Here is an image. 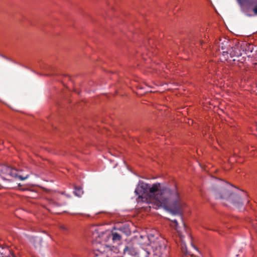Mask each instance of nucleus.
<instances>
[{"instance_id": "obj_12", "label": "nucleus", "mask_w": 257, "mask_h": 257, "mask_svg": "<svg viewBox=\"0 0 257 257\" xmlns=\"http://www.w3.org/2000/svg\"><path fill=\"white\" fill-rule=\"evenodd\" d=\"M228 41H225L224 43H222L221 44V49L223 50V51H225V45H227Z\"/></svg>"}, {"instance_id": "obj_17", "label": "nucleus", "mask_w": 257, "mask_h": 257, "mask_svg": "<svg viewBox=\"0 0 257 257\" xmlns=\"http://www.w3.org/2000/svg\"><path fill=\"white\" fill-rule=\"evenodd\" d=\"M149 252L147 251V252H146V257H148V255H149Z\"/></svg>"}, {"instance_id": "obj_19", "label": "nucleus", "mask_w": 257, "mask_h": 257, "mask_svg": "<svg viewBox=\"0 0 257 257\" xmlns=\"http://www.w3.org/2000/svg\"><path fill=\"white\" fill-rule=\"evenodd\" d=\"M192 247H193L195 250H196V247H195V246H194L193 245H192Z\"/></svg>"}, {"instance_id": "obj_6", "label": "nucleus", "mask_w": 257, "mask_h": 257, "mask_svg": "<svg viewBox=\"0 0 257 257\" xmlns=\"http://www.w3.org/2000/svg\"><path fill=\"white\" fill-rule=\"evenodd\" d=\"M109 246L105 245H101L100 248L97 249L96 251L98 253H95L96 257H107L106 254L103 253L105 252L106 250H109Z\"/></svg>"}, {"instance_id": "obj_9", "label": "nucleus", "mask_w": 257, "mask_h": 257, "mask_svg": "<svg viewBox=\"0 0 257 257\" xmlns=\"http://www.w3.org/2000/svg\"><path fill=\"white\" fill-rule=\"evenodd\" d=\"M116 229L121 235L124 234L126 236H128L131 234V231L129 227L125 225H122L119 228H116Z\"/></svg>"}, {"instance_id": "obj_13", "label": "nucleus", "mask_w": 257, "mask_h": 257, "mask_svg": "<svg viewBox=\"0 0 257 257\" xmlns=\"http://www.w3.org/2000/svg\"><path fill=\"white\" fill-rule=\"evenodd\" d=\"M173 223H174V226H175V228L176 229H177V227L178 225V222H177V220L176 219H172V220H170Z\"/></svg>"}, {"instance_id": "obj_3", "label": "nucleus", "mask_w": 257, "mask_h": 257, "mask_svg": "<svg viewBox=\"0 0 257 257\" xmlns=\"http://www.w3.org/2000/svg\"><path fill=\"white\" fill-rule=\"evenodd\" d=\"M2 174L7 176H10L16 180L24 181L29 177V174H24L21 170H18L8 166H3L0 169Z\"/></svg>"}, {"instance_id": "obj_2", "label": "nucleus", "mask_w": 257, "mask_h": 257, "mask_svg": "<svg viewBox=\"0 0 257 257\" xmlns=\"http://www.w3.org/2000/svg\"><path fill=\"white\" fill-rule=\"evenodd\" d=\"M231 188L230 185L227 183H223L222 185H217V187L214 190L215 198L226 200L232 203L235 207L239 208L242 206V199L244 197H247V194L242 190H239L238 192H234L231 190Z\"/></svg>"}, {"instance_id": "obj_11", "label": "nucleus", "mask_w": 257, "mask_h": 257, "mask_svg": "<svg viewBox=\"0 0 257 257\" xmlns=\"http://www.w3.org/2000/svg\"><path fill=\"white\" fill-rule=\"evenodd\" d=\"M74 194L80 197L81 196V195L83 194V191L82 188L80 187H75V190L74 191Z\"/></svg>"}, {"instance_id": "obj_8", "label": "nucleus", "mask_w": 257, "mask_h": 257, "mask_svg": "<svg viewBox=\"0 0 257 257\" xmlns=\"http://www.w3.org/2000/svg\"><path fill=\"white\" fill-rule=\"evenodd\" d=\"M111 236L114 242L120 241L122 238V235L118 232L116 228H114L111 231Z\"/></svg>"}, {"instance_id": "obj_1", "label": "nucleus", "mask_w": 257, "mask_h": 257, "mask_svg": "<svg viewBox=\"0 0 257 257\" xmlns=\"http://www.w3.org/2000/svg\"><path fill=\"white\" fill-rule=\"evenodd\" d=\"M135 192L139 198H142L141 195H146L154 200L158 207H163L173 215H178L182 220V212L186 203L176 188L171 189L168 187H161L159 183L151 185L143 182L139 184Z\"/></svg>"}, {"instance_id": "obj_18", "label": "nucleus", "mask_w": 257, "mask_h": 257, "mask_svg": "<svg viewBox=\"0 0 257 257\" xmlns=\"http://www.w3.org/2000/svg\"><path fill=\"white\" fill-rule=\"evenodd\" d=\"M0 56L1 57H2L3 58H5V57H6V56H4V55H0Z\"/></svg>"}, {"instance_id": "obj_4", "label": "nucleus", "mask_w": 257, "mask_h": 257, "mask_svg": "<svg viewBox=\"0 0 257 257\" xmlns=\"http://www.w3.org/2000/svg\"><path fill=\"white\" fill-rule=\"evenodd\" d=\"M237 2L241 8V12L246 16L251 17L252 15L249 14L251 7L253 6L252 11L255 15H257V0H237Z\"/></svg>"}, {"instance_id": "obj_7", "label": "nucleus", "mask_w": 257, "mask_h": 257, "mask_svg": "<svg viewBox=\"0 0 257 257\" xmlns=\"http://www.w3.org/2000/svg\"><path fill=\"white\" fill-rule=\"evenodd\" d=\"M238 50V49L236 48H230L229 49H226V50L223 51V53L229 54L231 57H239L240 55V53Z\"/></svg>"}, {"instance_id": "obj_10", "label": "nucleus", "mask_w": 257, "mask_h": 257, "mask_svg": "<svg viewBox=\"0 0 257 257\" xmlns=\"http://www.w3.org/2000/svg\"><path fill=\"white\" fill-rule=\"evenodd\" d=\"M181 251L182 252L184 253L186 255H193V253L190 251H188V249H187V246H186V245L184 243H182L181 244Z\"/></svg>"}, {"instance_id": "obj_15", "label": "nucleus", "mask_w": 257, "mask_h": 257, "mask_svg": "<svg viewBox=\"0 0 257 257\" xmlns=\"http://www.w3.org/2000/svg\"><path fill=\"white\" fill-rule=\"evenodd\" d=\"M60 228H61V229H64V230H66V228L64 226H63V225H61V226H60Z\"/></svg>"}, {"instance_id": "obj_14", "label": "nucleus", "mask_w": 257, "mask_h": 257, "mask_svg": "<svg viewBox=\"0 0 257 257\" xmlns=\"http://www.w3.org/2000/svg\"><path fill=\"white\" fill-rule=\"evenodd\" d=\"M154 236L153 235H152V234H150L148 235V239L151 242V241H154V240L152 239V238L154 237Z\"/></svg>"}, {"instance_id": "obj_16", "label": "nucleus", "mask_w": 257, "mask_h": 257, "mask_svg": "<svg viewBox=\"0 0 257 257\" xmlns=\"http://www.w3.org/2000/svg\"><path fill=\"white\" fill-rule=\"evenodd\" d=\"M5 59H7V60H8L9 61H11L12 62H13V61H12V60H11L9 58L7 57H5Z\"/></svg>"}, {"instance_id": "obj_5", "label": "nucleus", "mask_w": 257, "mask_h": 257, "mask_svg": "<svg viewBox=\"0 0 257 257\" xmlns=\"http://www.w3.org/2000/svg\"><path fill=\"white\" fill-rule=\"evenodd\" d=\"M123 254L125 257H139V252L134 244L127 243L123 249Z\"/></svg>"}]
</instances>
